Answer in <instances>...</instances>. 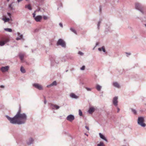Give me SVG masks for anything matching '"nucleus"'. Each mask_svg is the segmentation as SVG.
Here are the masks:
<instances>
[{
  "label": "nucleus",
  "instance_id": "obj_1",
  "mask_svg": "<svg viewBox=\"0 0 146 146\" xmlns=\"http://www.w3.org/2000/svg\"><path fill=\"white\" fill-rule=\"evenodd\" d=\"M21 111L20 107L17 114L13 117H11L8 115H6L5 117L11 124L18 125L25 124L27 120V115L25 113H21Z\"/></svg>",
  "mask_w": 146,
  "mask_h": 146
},
{
  "label": "nucleus",
  "instance_id": "obj_2",
  "mask_svg": "<svg viewBox=\"0 0 146 146\" xmlns=\"http://www.w3.org/2000/svg\"><path fill=\"white\" fill-rule=\"evenodd\" d=\"M135 8L140 11L142 14H144V7L143 6L139 3H136L135 4Z\"/></svg>",
  "mask_w": 146,
  "mask_h": 146
},
{
  "label": "nucleus",
  "instance_id": "obj_3",
  "mask_svg": "<svg viewBox=\"0 0 146 146\" xmlns=\"http://www.w3.org/2000/svg\"><path fill=\"white\" fill-rule=\"evenodd\" d=\"M144 118L142 116L139 117L138 118L137 123L141 127H144L146 125L144 123Z\"/></svg>",
  "mask_w": 146,
  "mask_h": 146
},
{
  "label": "nucleus",
  "instance_id": "obj_4",
  "mask_svg": "<svg viewBox=\"0 0 146 146\" xmlns=\"http://www.w3.org/2000/svg\"><path fill=\"white\" fill-rule=\"evenodd\" d=\"M113 30V27L112 26L111 24L110 23H108L106 24V27L105 32H112Z\"/></svg>",
  "mask_w": 146,
  "mask_h": 146
},
{
  "label": "nucleus",
  "instance_id": "obj_5",
  "mask_svg": "<svg viewBox=\"0 0 146 146\" xmlns=\"http://www.w3.org/2000/svg\"><path fill=\"white\" fill-rule=\"evenodd\" d=\"M57 45H60L63 48H65L66 47V44L65 42L61 38L58 39L57 42Z\"/></svg>",
  "mask_w": 146,
  "mask_h": 146
},
{
  "label": "nucleus",
  "instance_id": "obj_6",
  "mask_svg": "<svg viewBox=\"0 0 146 146\" xmlns=\"http://www.w3.org/2000/svg\"><path fill=\"white\" fill-rule=\"evenodd\" d=\"M51 65L52 66H54L56 65L59 63L58 61L57 60V59L56 58H52L51 59Z\"/></svg>",
  "mask_w": 146,
  "mask_h": 146
},
{
  "label": "nucleus",
  "instance_id": "obj_7",
  "mask_svg": "<svg viewBox=\"0 0 146 146\" xmlns=\"http://www.w3.org/2000/svg\"><path fill=\"white\" fill-rule=\"evenodd\" d=\"M33 86L40 90H42L43 89L42 86L37 83L33 84Z\"/></svg>",
  "mask_w": 146,
  "mask_h": 146
},
{
  "label": "nucleus",
  "instance_id": "obj_8",
  "mask_svg": "<svg viewBox=\"0 0 146 146\" xmlns=\"http://www.w3.org/2000/svg\"><path fill=\"white\" fill-rule=\"evenodd\" d=\"M74 119V116L72 115H70L66 117V119L70 122L72 121Z\"/></svg>",
  "mask_w": 146,
  "mask_h": 146
},
{
  "label": "nucleus",
  "instance_id": "obj_9",
  "mask_svg": "<svg viewBox=\"0 0 146 146\" xmlns=\"http://www.w3.org/2000/svg\"><path fill=\"white\" fill-rule=\"evenodd\" d=\"M118 97H114L113 100V103L115 107H117V106L118 104Z\"/></svg>",
  "mask_w": 146,
  "mask_h": 146
},
{
  "label": "nucleus",
  "instance_id": "obj_10",
  "mask_svg": "<svg viewBox=\"0 0 146 146\" xmlns=\"http://www.w3.org/2000/svg\"><path fill=\"white\" fill-rule=\"evenodd\" d=\"M9 68V66H3L1 68V70L3 72H5L7 71Z\"/></svg>",
  "mask_w": 146,
  "mask_h": 146
},
{
  "label": "nucleus",
  "instance_id": "obj_11",
  "mask_svg": "<svg viewBox=\"0 0 146 146\" xmlns=\"http://www.w3.org/2000/svg\"><path fill=\"white\" fill-rule=\"evenodd\" d=\"M9 41V39L7 38L5 39L4 40H1L0 41V46H3L7 42Z\"/></svg>",
  "mask_w": 146,
  "mask_h": 146
},
{
  "label": "nucleus",
  "instance_id": "obj_12",
  "mask_svg": "<svg viewBox=\"0 0 146 146\" xmlns=\"http://www.w3.org/2000/svg\"><path fill=\"white\" fill-rule=\"evenodd\" d=\"M42 19V17L40 15H38L35 18V19L37 22H40Z\"/></svg>",
  "mask_w": 146,
  "mask_h": 146
},
{
  "label": "nucleus",
  "instance_id": "obj_13",
  "mask_svg": "<svg viewBox=\"0 0 146 146\" xmlns=\"http://www.w3.org/2000/svg\"><path fill=\"white\" fill-rule=\"evenodd\" d=\"M34 141V140L32 137H30L27 141V143L28 145H30L33 143Z\"/></svg>",
  "mask_w": 146,
  "mask_h": 146
},
{
  "label": "nucleus",
  "instance_id": "obj_14",
  "mask_svg": "<svg viewBox=\"0 0 146 146\" xmlns=\"http://www.w3.org/2000/svg\"><path fill=\"white\" fill-rule=\"evenodd\" d=\"M99 135L100 138L101 139L104 140L106 142H108V140L106 139L105 136L103 135L101 133H99Z\"/></svg>",
  "mask_w": 146,
  "mask_h": 146
},
{
  "label": "nucleus",
  "instance_id": "obj_15",
  "mask_svg": "<svg viewBox=\"0 0 146 146\" xmlns=\"http://www.w3.org/2000/svg\"><path fill=\"white\" fill-rule=\"evenodd\" d=\"M56 85H57L56 82V81H54V82H53L52 83H51V84H50L47 85V87L48 88H49V87H51L53 86H56Z\"/></svg>",
  "mask_w": 146,
  "mask_h": 146
},
{
  "label": "nucleus",
  "instance_id": "obj_16",
  "mask_svg": "<svg viewBox=\"0 0 146 146\" xmlns=\"http://www.w3.org/2000/svg\"><path fill=\"white\" fill-rule=\"evenodd\" d=\"M95 109L93 107L90 108L88 110V113L90 114H92L94 112Z\"/></svg>",
  "mask_w": 146,
  "mask_h": 146
},
{
  "label": "nucleus",
  "instance_id": "obj_17",
  "mask_svg": "<svg viewBox=\"0 0 146 146\" xmlns=\"http://www.w3.org/2000/svg\"><path fill=\"white\" fill-rule=\"evenodd\" d=\"M24 55V54L21 53H19V56L21 61H23V60Z\"/></svg>",
  "mask_w": 146,
  "mask_h": 146
},
{
  "label": "nucleus",
  "instance_id": "obj_18",
  "mask_svg": "<svg viewBox=\"0 0 146 146\" xmlns=\"http://www.w3.org/2000/svg\"><path fill=\"white\" fill-rule=\"evenodd\" d=\"M70 96L72 98L75 99H77L78 98V96L76 95L74 93H71L70 94Z\"/></svg>",
  "mask_w": 146,
  "mask_h": 146
},
{
  "label": "nucleus",
  "instance_id": "obj_19",
  "mask_svg": "<svg viewBox=\"0 0 146 146\" xmlns=\"http://www.w3.org/2000/svg\"><path fill=\"white\" fill-rule=\"evenodd\" d=\"M113 85L115 87L119 88L120 87V86L118 83L117 82H114L113 83Z\"/></svg>",
  "mask_w": 146,
  "mask_h": 146
},
{
  "label": "nucleus",
  "instance_id": "obj_20",
  "mask_svg": "<svg viewBox=\"0 0 146 146\" xmlns=\"http://www.w3.org/2000/svg\"><path fill=\"white\" fill-rule=\"evenodd\" d=\"M25 7L26 8H27L28 9L30 10H32L30 4H29L28 5H25Z\"/></svg>",
  "mask_w": 146,
  "mask_h": 146
},
{
  "label": "nucleus",
  "instance_id": "obj_21",
  "mask_svg": "<svg viewBox=\"0 0 146 146\" xmlns=\"http://www.w3.org/2000/svg\"><path fill=\"white\" fill-rule=\"evenodd\" d=\"M51 106L53 107L54 108H55L56 110H58L60 108V107L59 106H57L55 104H51Z\"/></svg>",
  "mask_w": 146,
  "mask_h": 146
},
{
  "label": "nucleus",
  "instance_id": "obj_22",
  "mask_svg": "<svg viewBox=\"0 0 146 146\" xmlns=\"http://www.w3.org/2000/svg\"><path fill=\"white\" fill-rule=\"evenodd\" d=\"M20 71L23 73H25L26 72L23 66L21 67Z\"/></svg>",
  "mask_w": 146,
  "mask_h": 146
},
{
  "label": "nucleus",
  "instance_id": "obj_23",
  "mask_svg": "<svg viewBox=\"0 0 146 146\" xmlns=\"http://www.w3.org/2000/svg\"><path fill=\"white\" fill-rule=\"evenodd\" d=\"M102 19H100L99 21L98 22V24H97V28L98 29H99L100 28V24L101 23L102 21Z\"/></svg>",
  "mask_w": 146,
  "mask_h": 146
},
{
  "label": "nucleus",
  "instance_id": "obj_24",
  "mask_svg": "<svg viewBox=\"0 0 146 146\" xmlns=\"http://www.w3.org/2000/svg\"><path fill=\"white\" fill-rule=\"evenodd\" d=\"M2 20H3L4 21V22L5 23V22H6L9 21L10 19L9 18H3L2 19Z\"/></svg>",
  "mask_w": 146,
  "mask_h": 146
},
{
  "label": "nucleus",
  "instance_id": "obj_25",
  "mask_svg": "<svg viewBox=\"0 0 146 146\" xmlns=\"http://www.w3.org/2000/svg\"><path fill=\"white\" fill-rule=\"evenodd\" d=\"M97 146H105V145L103 142L101 141L99 143L97 144Z\"/></svg>",
  "mask_w": 146,
  "mask_h": 146
},
{
  "label": "nucleus",
  "instance_id": "obj_26",
  "mask_svg": "<svg viewBox=\"0 0 146 146\" xmlns=\"http://www.w3.org/2000/svg\"><path fill=\"white\" fill-rule=\"evenodd\" d=\"M96 88L98 91H100L101 90L102 87L99 85H97L96 86Z\"/></svg>",
  "mask_w": 146,
  "mask_h": 146
},
{
  "label": "nucleus",
  "instance_id": "obj_27",
  "mask_svg": "<svg viewBox=\"0 0 146 146\" xmlns=\"http://www.w3.org/2000/svg\"><path fill=\"white\" fill-rule=\"evenodd\" d=\"M23 37V35H20L19 37L16 38V40H19L21 39Z\"/></svg>",
  "mask_w": 146,
  "mask_h": 146
},
{
  "label": "nucleus",
  "instance_id": "obj_28",
  "mask_svg": "<svg viewBox=\"0 0 146 146\" xmlns=\"http://www.w3.org/2000/svg\"><path fill=\"white\" fill-rule=\"evenodd\" d=\"M4 30L5 31L9 32H12V29L10 28H5Z\"/></svg>",
  "mask_w": 146,
  "mask_h": 146
},
{
  "label": "nucleus",
  "instance_id": "obj_29",
  "mask_svg": "<svg viewBox=\"0 0 146 146\" xmlns=\"http://www.w3.org/2000/svg\"><path fill=\"white\" fill-rule=\"evenodd\" d=\"M131 110L132 112L134 114H137V111H136L133 108H131Z\"/></svg>",
  "mask_w": 146,
  "mask_h": 146
},
{
  "label": "nucleus",
  "instance_id": "obj_30",
  "mask_svg": "<svg viewBox=\"0 0 146 146\" xmlns=\"http://www.w3.org/2000/svg\"><path fill=\"white\" fill-rule=\"evenodd\" d=\"M79 114L80 116L82 115V113L80 110H79Z\"/></svg>",
  "mask_w": 146,
  "mask_h": 146
},
{
  "label": "nucleus",
  "instance_id": "obj_31",
  "mask_svg": "<svg viewBox=\"0 0 146 146\" xmlns=\"http://www.w3.org/2000/svg\"><path fill=\"white\" fill-rule=\"evenodd\" d=\"M70 30L71 31L74 33L76 34V31L73 29L72 28H71L70 29Z\"/></svg>",
  "mask_w": 146,
  "mask_h": 146
},
{
  "label": "nucleus",
  "instance_id": "obj_32",
  "mask_svg": "<svg viewBox=\"0 0 146 146\" xmlns=\"http://www.w3.org/2000/svg\"><path fill=\"white\" fill-rule=\"evenodd\" d=\"M102 51H103V52H106V50L105 49V47L104 46H103L102 47Z\"/></svg>",
  "mask_w": 146,
  "mask_h": 146
},
{
  "label": "nucleus",
  "instance_id": "obj_33",
  "mask_svg": "<svg viewBox=\"0 0 146 146\" xmlns=\"http://www.w3.org/2000/svg\"><path fill=\"white\" fill-rule=\"evenodd\" d=\"M85 68V66H83L82 67L80 68V69L81 70H84Z\"/></svg>",
  "mask_w": 146,
  "mask_h": 146
},
{
  "label": "nucleus",
  "instance_id": "obj_34",
  "mask_svg": "<svg viewBox=\"0 0 146 146\" xmlns=\"http://www.w3.org/2000/svg\"><path fill=\"white\" fill-rule=\"evenodd\" d=\"M68 59H71V60H72V59H73V57L72 56H68Z\"/></svg>",
  "mask_w": 146,
  "mask_h": 146
},
{
  "label": "nucleus",
  "instance_id": "obj_35",
  "mask_svg": "<svg viewBox=\"0 0 146 146\" xmlns=\"http://www.w3.org/2000/svg\"><path fill=\"white\" fill-rule=\"evenodd\" d=\"M78 54H79L80 55H81V56H82L84 54L83 53H82V52H80V51H79L78 52Z\"/></svg>",
  "mask_w": 146,
  "mask_h": 146
},
{
  "label": "nucleus",
  "instance_id": "obj_36",
  "mask_svg": "<svg viewBox=\"0 0 146 146\" xmlns=\"http://www.w3.org/2000/svg\"><path fill=\"white\" fill-rule=\"evenodd\" d=\"M86 89L88 91H90L91 90V89L90 88H86Z\"/></svg>",
  "mask_w": 146,
  "mask_h": 146
},
{
  "label": "nucleus",
  "instance_id": "obj_37",
  "mask_svg": "<svg viewBox=\"0 0 146 146\" xmlns=\"http://www.w3.org/2000/svg\"><path fill=\"white\" fill-rule=\"evenodd\" d=\"M43 18L44 20H47L48 19V17L46 16H44L43 17Z\"/></svg>",
  "mask_w": 146,
  "mask_h": 146
},
{
  "label": "nucleus",
  "instance_id": "obj_38",
  "mask_svg": "<svg viewBox=\"0 0 146 146\" xmlns=\"http://www.w3.org/2000/svg\"><path fill=\"white\" fill-rule=\"evenodd\" d=\"M44 104H46V102H47V101L45 99V96L44 97Z\"/></svg>",
  "mask_w": 146,
  "mask_h": 146
},
{
  "label": "nucleus",
  "instance_id": "obj_39",
  "mask_svg": "<svg viewBox=\"0 0 146 146\" xmlns=\"http://www.w3.org/2000/svg\"><path fill=\"white\" fill-rule=\"evenodd\" d=\"M33 17L35 19V17H36L35 16V13H33Z\"/></svg>",
  "mask_w": 146,
  "mask_h": 146
},
{
  "label": "nucleus",
  "instance_id": "obj_40",
  "mask_svg": "<svg viewBox=\"0 0 146 146\" xmlns=\"http://www.w3.org/2000/svg\"><path fill=\"white\" fill-rule=\"evenodd\" d=\"M59 25L60 27L62 28L63 27V25L61 23H60L59 24Z\"/></svg>",
  "mask_w": 146,
  "mask_h": 146
},
{
  "label": "nucleus",
  "instance_id": "obj_41",
  "mask_svg": "<svg viewBox=\"0 0 146 146\" xmlns=\"http://www.w3.org/2000/svg\"><path fill=\"white\" fill-rule=\"evenodd\" d=\"M61 61L62 62H65L66 61V60L65 59H64V58H62Z\"/></svg>",
  "mask_w": 146,
  "mask_h": 146
},
{
  "label": "nucleus",
  "instance_id": "obj_42",
  "mask_svg": "<svg viewBox=\"0 0 146 146\" xmlns=\"http://www.w3.org/2000/svg\"><path fill=\"white\" fill-rule=\"evenodd\" d=\"M98 45V43L97 42L96 43V46H95L94 47V48H93V50H94V49Z\"/></svg>",
  "mask_w": 146,
  "mask_h": 146
},
{
  "label": "nucleus",
  "instance_id": "obj_43",
  "mask_svg": "<svg viewBox=\"0 0 146 146\" xmlns=\"http://www.w3.org/2000/svg\"><path fill=\"white\" fill-rule=\"evenodd\" d=\"M126 53L127 55V56H128V55H130L131 54V53H130L126 52Z\"/></svg>",
  "mask_w": 146,
  "mask_h": 146
},
{
  "label": "nucleus",
  "instance_id": "obj_44",
  "mask_svg": "<svg viewBox=\"0 0 146 146\" xmlns=\"http://www.w3.org/2000/svg\"><path fill=\"white\" fill-rule=\"evenodd\" d=\"M85 127L88 130H89V128L87 126H85Z\"/></svg>",
  "mask_w": 146,
  "mask_h": 146
},
{
  "label": "nucleus",
  "instance_id": "obj_45",
  "mask_svg": "<svg viewBox=\"0 0 146 146\" xmlns=\"http://www.w3.org/2000/svg\"><path fill=\"white\" fill-rule=\"evenodd\" d=\"M11 7H12V5H11V4H10L9 5V8L10 9Z\"/></svg>",
  "mask_w": 146,
  "mask_h": 146
},
{
  "label": "nucleus",
  "instance_id": "obj_46",
  "mask_svg": "<svg viewBox=\"0 0 146 146\" xmlns=\"http://www.w3.org/2000/svg\"><path fill=\"white\" fill-rule=\"evenodd\" d=\"M0 87L1 88H4L5 87H4V86H3V85H1L0 86Z\"/></svg>",
  "mask_w": 146,
  "mask_h": 146
},
{
  "label": "nucleus",
  "instance_id": "obj_47",
  "mask_svg": "<svg viewBox=\"0 0 146 146\" xmlns=\"http://www.w3.org/2000/svg\"><path fill=\"white\" fill-rule=\"evenodd\" d=\"M7 15L9 16L10 17H11V14L10 13H8Z\"/></svg>",
  "mask_w": 146,
  "mask_h": 146
},
{
  "label": "nucleus",
  "instance_id": "obj_48",
  "mask_svg": "<svg viewBox=\"0 0 146 146\" xmlns=\"http://www.w3.org/2000/svg\"><path fill=\"white\" fill-rule=\"evenodd\" d=\"M117 112H119L120 111V109L118 107L117 108Z\"/></svg>",
  "mask_w": 146,
  "mask_h": 146
},
{
  "label": "nucleus",
  "instance_id": "obj_49",
  "mask_svg": "<svg viewBox=\"0 0 146 146\" xmlns=\"http://www.w3.org/2000/svg\"><path fill=\"white\" fill-rule=\"evenodd\" d=\"M102 48H98V50L99 51H101L102 50Z\"/></svg>",
  "mask_w": 146,
  "mask_h": 146
},
{
  "label": "nucleus",
  "instance_id": "obj_50",
  "mask_svg": "<svg viewBox=\"0 0 146 146\" xmlns=\"http://www.w3.org/2000/svg\"><path fill=\"white\" fill-rule=\"evenodd\" d=\"M17 0V1H18V3H19L20 2H21V1H23V0Z\"/></svg>",
  "mask_w": 146,
  "mask_h": 146
},
{
  "label": "nucleus",
  "instance_id": "obj_51",
  "mask_svg": "<svg viewBox=\"0 0 146 146\" xmlns=\"http://www.w3.org/2000/svg\"><path fill=\"white\" fill-rule=\"evenodd\" d=\"M11 9V10H13L14 9L12 7H11V8H10Z\"/></svg>",
  "mask_w": 146,
  "mask_h": 146
},
{
  "label": "nucleus",
  "instance_id": "obj_52",
  "mask_svg": "<svg viewBox=\"0 0 146 146\" xmlns=\"http://www.w3.org/2000/svg\"><path fill=\"white\" fill-rule=\"evenodd\" d=\"M101 11V6H100V12Z\"/></svg>",
  "mask_w": 146,
  "mask_h": 146
},
{
  "label": "nucleus",
  "instance_id": "obj_53",
  "mask_svg": "<svg viewBox=\"0 0 146 146\" xmlns=\"http://www.w3.org/2000/svg\"><path fill=\"white\" fill-rule=\"evenodd\" d=\"M17 35H20V33L18 32L17 33Z\"/></svg>",
  "mask_w": 146,
  "mask_h": 146
},
{
  "label": "nucleus",
  "instance_id": "obj_54",
  "mask_svg": "<svg viewBox=\"0 0 146 146\" xmlns=\"http://www.w3.org/2000/svg\"><path fill=\"white\" fill-rule=\"evenodd\" d=\"M80 84H81V85H83V82H81L80 83Z\"/></svg>",
  "mask_w": 146,
  "mask_h": 146
},
{
  "label": "nucleus",
  "instance_id": "obj_55",
  "mask_svg": "<svg viewBox=\"0 0 146 146\" xmlns=\"http://www.w3.org/2000/svg\"><path fill=\"white\" fill-rule=\"evenodd\" d=\"M38 31V30L37 29H36L35 30V31L36 32V31Z\"/></svg>",
  "mask_w": 146,
  "mask_h": 146
},
{
  "label": "nucleus",
  "instance_id": "obj_56",
  "mask_svg": "<svg viewBox=\"0 0 146 146\" xmlns=\"http://www.w3.org/2000/svg\"><path fill=\"white\" fill-rule=\"evenodd\" d=\"M32 52H34V51H33V49H32Z\"/></svg>",
  "mask_w": 146,
  "mask_h": 146
},
{
  "label": "nucleus",
  "instance_id": "obj_57",
  "mask_svg": "<svg viewBox=\"0 0 146 146\" xmlns=\"http://www.w3.org/2000/svg\"><path fill=\"white\" fill-rule=\"evenodd\" d=\"M25 47H28V46H25Z\"/></svg>",
  "mask_w": 146,
  "mask_h": 146
},
{
  "label": "nucleus",
  "instance_id": "obj_58",
  "mask_svg": "<svg viewBox=\"0 0 146 146\" xmlns=\"http://www.w3.org/2000/svg\"><path fill=\"white\" fill-rule=\"evenodd\" d=\"M10 0H7V1L8 2Z\"/></svg>",
  "mask_w": 146,
  "mask_h": 146
},
{
  "label": "nucleus",
  "instance_id": "obj_59",
  "mask_svg": "<svg viewBox=\"0 0 146 146\" xmlns=\"http://www.w3.org/2000/svg\"><path fill=\"white\" fill-rule=\"evenodd\" d=\"M68 71V70H66V72H67Z\"/></svg>",
  "mask_w": 146,
  "mask_h": 146
},
{
  "label": "nucleus",
  "instance_id": "obj_60",
  "mask_svg": "<svg viewBox=\"0 0 146 146\" xmlns=\"http://www.w3.org/2000/svg\"><path fill=\"white\" fill-rule=\"evenodd\" d=\"M85 135H86L87 136H88V135H87V134H86V133H85Z\"/></svg>",
  "mask_w": 146,
  "mask_h": 146
},
{
  "label": "nucleus",
  "instance_id": "obj_61",
  "mask_svg": "<svg viewBox=\"0 0 146 146\" xmlns=\"http://www.w3.org/2000/svg\"><path fill=\"white\" fill-rule=\"evenodd\" d=\"M40 1H43L44 0H40Z\"/></svg>",
  "mask_w": 146,
  "mask_h": 146
},
{
  "label": "nucleus",
  "instance_id": "obj_62",
  "mask_svg": "<svg viewBox=\"0 0 146 146\" xmlns=\"http://www.w3.org/2000/svg\"><path fill=\"white\" fill-rule=\"evenodd\" d=\"M144 25L145 26V27H146V24H145Z\"/></svg>",
  "mask_w": 146,
  "mask_h": 146
},
{
  "label": "nucleus",
  "instance_id": "obj_63",
  "mask_svg": "<svg viewBox=\"0 0 146 146\" xmlns=\"http://www.w3.org/2000/svg\"><path fill=\"white\" fill-rule=\"evenodd\" d=\"M29 0H26V1H28Z\"/></svg>",
  "mask_w": 146,
  "mask_h": 146
},
{
  "label": "nucleus",
  "instance_id": "obj_64",
  "mask_svg": "<svg viewBox=\"0 0 146 146\" xmlns=\"http://www.w3.org/2000/svg\"><path fill=\"white\" fill-rule=\"evenodd\" d=\"M52 109H54V108H52Z\"/></svg>",
  "mask_w": 146,
  "mask_h": 146
}]
</instances>
